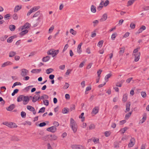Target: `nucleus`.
Here are the masks:
<instances>
[{
  "label": "nucleus",
  "mask_w": 149,
  "mask_h": 149,
  "mask_svg": "<svg viewBox=\"0 0 149 149\" xmlns=\"http://www.w3.org/2000/svg\"><path fill=\"white\" fill-rule=\"evenodd\" d=\"M70 32L73 35H75L77 33V32L72 29H70Z\"/></svg>",
  "instance_id": "58836bf2"
},
{
  "label": "nucleus",
  "mask_w": 149,
  "mask_h": 149,
  "mask_svg": "<svg viewBox=\"0 0 149 149\" xmlns=\"http://www.w3.org/2000/svg\"><path fill=\"white\" fill-rule=\"evenodd\" d=\"M135 139L134 138H132L130 140V142L129 143L128 146L129 147H133L134 145V143L133 142V141H134Z\"/></svg>",
  "instance_id": "f8f14e48"
},
{
  "label": "nucleus",
  "mask_w": 149,
  "mask_h": 149,
  "mask_svg": "<svg viewBox=\"0 0 149 149\" xmlns=\"http://www.w3.org/2000/svg\"><path fill=\"white\" fill-rule=\"evenodd\" d=\"M49 136L51 137V138L49 139L51 141L55 140L57 138V136L54 134L51 135H49Z\"/></svg>",
  "instance_id": "b1692460"
},
{
  "label": "nucleus",
  "mask_w": 149,
  "mask_h": 149,
  "mask_svg": "<svg viewBox=\"0 0 149 149\" xmlns=\"http://www.w3.org/2000/svg\"><path fill=\"white\" fill-rule=\"evenodd\" d=\"M19 91V90L17 89H15L13 92V93H12V96H14L15 94L18 93V92Z\"/></svg>",
  "instance_id": "09e8293b"
},
{
  "label": "nucleus",
  "mask_w": 149,
  "mask_h": 149,
  "mask_svg": "<svg viewBox=\"0 0 149 149\" xmlns=\"http://www.w3.org/2000/svg\"><path fill=\"white\" fill-rule=\"evenodd\" d=\"M49 138V135H48L42 137V139L44 141H46L47 139Z\"/></svg>",
  "instance_id": "a18cd8bd"
},
{
  "label": "nucleus",
  "mask_w": 149,
  "mask_h": 149,
  "mask_svg": "<svg viewBox=\"0 0 149 149\" xmlns=\"http://www.w3.org/2000/svg\"><path fill=\"white\" fill-rule=\"evenodd\" d=\"M16 54V52L14 51H11L9 53V56L12 57Z\"/></svg>",
  "instance_id": "473e14b6"
},
{
  "label": "nucleus",
  "mask_w": 149,
  "mask_h": 149,
  "mask_svg": "<svg viewBox=\"0 0 149 149\" xmlns=\"http://www.w3.org/2000/svg\"><path fill=\"white\" fill-rule=\"evenodd\" d=\"M17 36L16 35L13 36L7 39V42L8 43H11L12 42L13 39L14 38H17Z\"/></svg>",
  "instance_id": "9b49d317"
},
{
  "label": "nucleus",
  "mask_w": 149,
  "mask_h": 149,
  "mask_svg": "<svg viewBox=\"0 0 149 149\" xmlns=\"http://www.w3.org/2000/svg\"><path fill=\"white\" fill-rule=\"evenodd\" d=\"M105 136L106 137H108L110 135V133L109 132L106 131L104 132Z\"/></svg>",
  "instance_id": "774afa93"
},
{
  "label": "nucleus",
  "mask_w": 149,
  "mask_h": 149,
  "mask_svg": "<svg viewBox=\"0 0 149 149\" xmlns=\"http://www.w3.org/2000/svg\"><path fill=\"white\" fill-rule=\"evenodd\" d=\"M84 113H81V115L79 116V118H81V121L83 122L84 120V117H83L84 115Z\"/></svg>",
  "instance_id": "603ef678"
},
{
  "label": "nucleus",
  "mask_w": 149,
  "mask_h": 149,
  "mask_svg": "<svg viewBox=\"0 0 149 149\" xmlns=\"http://www.w3.org/2000/svg\"><path fill=\"white\" fill-rule=\"evenodd\" d=\"M31 26L30 24L28 22L25 23L24 25L22 26H21L19 29V31H22L25 29H28Z\"/></svg>",
  "instance_id": "20e7f679"
},
{
  "label": "nucleus",
  "mask_w": 149,
  "mask_h": 149,
  "mask_svg": "<svg viewBox=\"0 0 149 149\" xmlns=\"http://www.w3.org/2000/svg\"><path fill=\"white\" fill-rule=\"evenodd\" d=\"M12 64V63L8 61L3 63L1 67L3 68L7 65H11Z\"/></svg>",
  "instance_id": "dca6fc26"
},
{
  "label": "nucleus",
  "mask_w": 149,
  "mask_h": 149,
  "mask_svg": "<svg viewBox=\"0 0 149 149\" xmlns=\"http://www.w3.org/2000/svg\"><path fill=\"white\" fill-rule=\"evenodd\" d=\"M26 113L24 111H22L21 113V117L23 118H25L26 116Z\"/></svg>",
  "instance_id": "49530a36"
},
{
  "label": "nucleus",
  "mask_w": 149,
  "mask_h": 149,
  "mask_svg": "<svg viewBox=\"0 0 149 149\" xmlns=\"http://www.w3.org/2000/svg\"><path fill=\"white\" fill-rule=\"evenodd\" d=\"M13 17L15 20H17L18 19V16L17 14L15 13L13 15Z\"/></svg>",
  "instance_id": "5fc2aeb1"
},
{
  "label": "nucleus",
  "mask_w": 149,
  "mask_h": 149,
  "mask_svg": "<svg viewBox=\"0 0 149 149\" xmlns=\"http://www.w3.org/2000/svg\"><path fill=\"white\" fill-rule=\"evenodd\" d=\"M11 140L14 141H18L19 140V139L17 136H13L11 138Z\"/></svg>",
  "instance_id": "e433bc0d"
},
{
  "label": "nucleus",
  "mask_w": 149,
  "mask_h": 149,
  "mask_svg": "<svg viewBox=\"0 0 149 149\" xmlns=\"http://www.w3.org/2000/svg\"><path fill=\"white\" fill-rule=\"evenodd\" d=\"M112 74H109L106 75L105 77V80L107 81H108L109 79L111 76Z\"/></svg>",
  "instance_id": "72a5a7b5"
},
{
  "label": "nucleus",
  "mask_w": 149,
  "mask_h": 149,
  "mask_svg": "<svg viewBox=\"0 0 149 149\" xmlns=\"http://www.w3.org/2000/svg\"><path fill=\"white\" fill-rule=\"evenodd\" d=\"M45 110V108L44 107H42L40 108L39 110V111L38 112V113H44Z\"/></svg>",
  "instance_id": "8fccbe9b"
},
{
  "label": "nucleus",
  "mask_w": 149,
  "mask_h": 149,
  "mask_svg": "<svg viewBox=\"0 0 149 149\" xmlns=\"http://www.w3.org/2000/svg\"><path fill=\"white\" fill-rule=\"evenodd\" d=\"M143 118H142L141 120L140 121V122H141V123H143V122H144L146 120V114L145 113L143 115Z\"/></svg>",
  "instance_id": "393cba45"
},
{
  "label": "nucleus",
  "mask_w": 149,
  "mask_h": 149,
  "mask_svg": "<svg viewBox=\"0 0 149 149\" xmlns=\"http://www.w3.org/2000/svg\"><path fill=\"white\" fill-rule=\"evenodd\" d=\"M70 126L74 133H75L77 130V126L76 122L72 118L70 119Z\"/></svg>",
  "instance_id": "f257e3e1"
},
{
  "label": "nucleus",
  "mask_w": 149,
  "mask_h": 149,
  "mask_svg": "<svg viewBox=\"0 0 149 149\" xmlns=\"http://www.w3.org/2000/svg\"><path fill=\"white\" fill-rule=\"evenodd\" d=\"M7 35H5L3 37H2L0 38V40L1 41H4L8 37Z\"/></svg>",
  "instance_id": "6e6d98bb"
},
{
  "label": "nucleus",
  "mask_w": 149,
  "mask_h": 149,
  "mask_svg": "<svg viewBox=\"0 0 149 149\" xmlns=\"http://www.w3.org/2000/svg\"><path fill=\"white\" fill-rule=\"evenodd\" d=\"M2 124L5 125L10 128H14L17 127V126L14 123H13L11 122H3Z\"/></svg>",
  "instance_id": "7ed1b4c3"
},
{
  "label": "nucleus",
  "mask_w": 149,
  "mask_h": 149,
  "mask_svg": "<svg viewBox=\"0 0 149 149\" xmlns=\"http://www.w3.org/2000/svg\"><path fill=\"white\" fill-rule=\"evenodd\" d=\"M117 33H113L112 34L111 36V38L112 40H114L116 38V36L117 35Z\"/></svg>",
  "instance_id": "864d4df0"
},
{
  "label": "nucleus",
  "mask_w": 149,
  "mask_h": 149,
  "mask_svg": "<svg viewBox=\"0 0 149 149\" xmlns=\"http://www.w3.org/2000/svg\"><path fill=\"white\" fill-rule=\"evenodd\" d=\"M132 114V112H130L126 114L125 117V119H128L129 118L130 116Z\"/></svg>",
  "instance_id": "4c0bfd02"
},
{
  "label": "nucleus",
  "mask_w": 149,
  "mask_h": 149,
  "mask_svg": "<svg viewBox=\"0 0 149 149\" xmlns=\"http://www.w3.org/2000/svg\"><path fill=\"white\" fill-rule=\"evenodd\" d=\"M39 94L35 95L33 98L32 101L33 102H35L37 101V99Z\"/></svg>",
  "instance_id": "7c9ffc66"
},
{
  "label": "nucleus",
  "mask_w": 149,
  "mask_h": 149,
  "mask_svg": "<svg viewBox=\"0 0 149 149\" xmlns=\"http://www.w3.org/2000/svg\"><path fill=\"white\" fill-rule=\"evenodd\" d=\"M69 110H67L66 108H64L62 110V113H67L68 112H69Z\"/></svg>",
  "instance_id": "ea45409f"
},
{
  "label": "nucleus",
  "mask_w": 149,
  "mask_h": 149,
  "mask_svg": "<svg viewBox=\"0 0 149 149\" xmlns=\"http://www.w3.org/2000/svg\"><path fill=\"white\" fill-rule=\"evenodd\" d=\"M28 72V70L25 69H22L21 70V75L22 77H25L27 75V73Z\"/></svg>",
  "instance_id": "6e6552de"
},
{
  "label": "nucleus",
  "mask_w": 149,
  "mask_h": 149,
  "mask_svg": "<svg viewBox=\"0 0 149 149\" xmlns=\"http://www.w3.org/2000/svg\"><path fill=\"white\" fill-rule=\"evenodd\" d=\"M133 55L135 56V58L134 61L135 62L138 61L140 58V52H139L137 54H133Z\"/></svg>",
  "instance_id": "1a4fd4ad"
},
{
  "label": "nucleus",
  "mask_w": 149,
  "mask_h": 149,
  "mask_svg": "<svg viewBox=\"0 0 149 149\" xmlns=\"http://www.w3.org/2000/svg\"><path fill=\"white\" fill-rule=\"evenodd\" d=\"M40 11H38L37 12H36L33 16V17H37L40 14Z\"/></svg>",
  "instance_id": "de8ad7c7"
},
{
  "label": "nucleus",
  "mask_w": 149,
  "mask_h": 149,
  "mask_svg": "<svg viewBox=\"0 0 149 149\" xmlns=\"http://www.w3.org/2000/svg\"><path fill=\"white\" fill-rule=\"evenodd\" d=\"M71 147L73 149H86L84 147L79 145H73Z\"/></svg>",
  "instance_id": "39448f33"
},
{
  "label": "nucleus",
  "mask_w": 149,
  "mask_h": 149,
  "mask_svg": "<svg viewBox=\"0 0 149 149\" xmlns=\"http://www.w3.org/2000/svg\"><path fill=\"white\" fill-rule=\"evenodd\" d=\"M15 107V105L13 104H12L9 106L8 108H6V109L8 111H11L14 109Z\"/></svg>",
  "instance_id": "2eb2a0df"
},
{
  "label": "nucleus",
  "mask_w": 149,
  "mask_h": 149,
  "mask_svg": "<svg viewBox=\"0 0 149 149\" xmlns=\"http://www.w3.org/2000/svg\"><path fill=\"white\" fill-rule=\"evenodd\" d=\"M146 29V27L145 26H142L138 31L136 32L137 33H140L142 32V31L145 30Z\"/></svg>",
  "instance_id": "a211bd4d"
},
{
  "label": "nucleus",
  "mask_w": 149,
  "mask_h": 149,
  "mask_svg": "<svg viewBox=\"0 0 149 149\" xmlns=\"http://www.w3.org/2000/svg\"><path fill=\"white\" fill-rule=\"evenodd\" d=\"M128 129L127 127H125L124 128L121 129L120 132L121 134H124L125 132Z\"/></svg>",
  "instance_id": "a878e982"
},
{
  "label": "nucleus",
  "mask_w": 149,
  "mask_h": 149,
  "mask_svg": "<svg viewBox=\"0 0 149 149\" xmlns=\"http://www.w3.org/2000/svg\"><path fill=\"white\" fill-rule=\"evenodd\" d=\"M46 124L45 122H42L39 124L38 125L40 127H43L46 125Z\"/></svg>",
  "instance_id": "e2e57ef3"
},
{
  "label": "nucleus",
  "mask_w": 149,
  "mask_h": 149,
  "mask_svg": "<svg viewBox=\"0 0 149 149\" xmlns=\"http://www.w3.org/2000/svg\"><path fill=\"white\" fill-rule=\"evenodd\" d=\"M27 109L31 111H35V108L32 106L30 105H28L27 106Z\"/></svg>",
  "instance_id": "5701e85b"
},
{
  "label": "nucleus",
  "mask_w": 149,
  "mask_h": 149,
  "mask_svg": "<svg viewBox=\"0 0 149 149\" xmlns=\"http://www.w3.org/2000/svg\"><path fill=\"white\" fill-rule=\"evenodd\" d=\"M139 49V48H137L134 49L133 52V54H137L138 52V49Z\"/></svg>",
  "instance_id": "338daca9"
},
{
  "label": "nucleus",
  "mask_w": 149,
  "mask_h": 149,
  "mask_svg": "<svg viewBox=\"0 0 149 149\" xmlns=\"http://www.w3.org/2000/svg\"><path fill=\"white\" fill-rule=\"evenodd\" d=\"M54 71V70L51 68L47 69L46 70V72L47 74H49Z\"/></svg>",
  "instance_id": "f704fd0d"
},
{
  "label": "nucleus",
  "mask_w": 149,
  "mask_h": 149,
  "mask_svg": "<svg viewBox=\"0 0 149 149\" xmlns=\"http://www.w3.org/2000/svg\"><path fill=\"white\" fill-rule=\"evenodd\" d=\"M107 18V15L106 13L102 15V18L100 19V21L102 22L106 20Z\"/></svg>",
  "instance_id": "4468645a"
},
{
  "label": "nucleus",
  "mask_w": 149,
  "mask_h": 149,
  "mask_svg": "<svg viewBox=\"0 0 149 149\" xmlns=\"http://www.w3.org/2000/svg\"><path fill=\"white\" fill-rule=\"evenodd\" d=\"M83 43L82 42H81L78 46L77 47V52L79 54H80L82 50L81 49V46Z\"/></svg>",
  "instance_id": "ddd939ff"
},
{
  "label": "nucleus",
  "mask_w": 149,
  "mask_h": 149,
  "mask_svg": "<svg viewBox=\"0 0 149 149\" xmlns=\"http://www.w3.org/2000/svg\"><path fill=\"white\" fill-rule=\"evenodd\" d=\"M28 31L26 30H23L22 32L19 33V35L22 36L28 32Z\"/></svg>",
  "instance_id": "4be33fe9"
},
{
  "label": "nucleus",
  "mask_w": 149,
  "mask_h": 149,
  "mask_svg": "<svg viewBox=\"0 0 149 149\" xmlns=\"http://www.w3.org/2000/svg\"><path fill=\"white\" fill-rule=\"evenodd\" d=\"M69 86L70 85L69 84L67 83H65V84L63 88L64 89H67L69 87Z\"/></svg>",
  "instance_id": "c03bdc74"
},
{
  "label": "nucleus",
  "mask_w": 149,
  "mask_h": 149,
  "mask_svg": "<svg viewBox=\"0 0 149 149\" xmlns=\"http://www.w3.org/2000/svg\"><path fill=\"white\" fill-rule=\"evenodd\" d=\"M10 17V14H8L5 15L4 16V17L6 20L8 19H9Z\"/></svg>",
  "instance_id": "69168bd1"
},
{
  "label": "nucleus",
  "mask_w": 149,
  "mask_h": 149,
  "mask_svg": "<svg viewBox=\"0 0 149 149\" xmlns=\"http://www.w3.org/2000/svg\"><path fill=\"white\" fill-rule=\"evenodd\" d=\"M93 23L94 24L93 26H96L97 24L99 23V21L97 20H95L94 21Z\"/></svg>",
  "instance_id": "680f3d73"
},
{
  "label": "nucleus",
  "mask_w": 149,
  "mask_h": 149,
  "mask_svg": "<svg viewBox=\"0 0 149 149\" xmlns=\"http://www.w3.org/2000/svg\"><path fill=\"white\" fill-rule=\"evenodd\" d=\"M44 104L46 106H47L49 105V102L47 100H43Z\"/></svg>",
  "instance_id": "13d9d810"
},
{
  "label": "nucleus",
  "mask_w": 149,
  "mask_h": 149,
  "mask_svg": "<svg viewBox=\"0 0 149 149\" xmlns=\"http://www.w3.org/2000/svg\"><path fill=\"white\" fill-rule=\"evenodd\" d=\"M130 103H127L126 104V111H125V113H126L127 112H128L130 111Z\"/></svg>",
  "instance_id": "bb28decb"
},
{
  "label": "nucleus",
  "mask_w": 149,
  "mask_h": 149,
  "mask_svg": "<svg viewBox=\"0 0 149 149\" xmlns=\"http://www.w3.org/2000/svg\"><path fill=\"white\" fill-rule=\"evenodd\" d=\"M95 128V126L93 124H91L89 126V130L93 129Z\"/></svg>",
  "instance_id": "4d7b16f0"
},
{
  "label": "nucleus",
  "mask_w": 149,
  "mask_h": 149,
  "mask_svg": "<svg viewBox=\"0 0 149 149\" xmlns=\"http://www.w3.org/2000/svg\"><path fill=\"white\" fill-rule=\"evenodd\" d=\"M99 110V107H95L93 109L91 112V113L96 114L98 113Z\"/></svg>",
  "instance_id": "9d476101"
},
{
  "label": "nucleus",
  "mask_w": 149,
  "mask_h": 149,
  "mask_svg": "<svg viewBox=\"0 0 149 149\" xmlns=\"http://www.w3.org/2000/svg\"><path fill=\"white\" fill-rule=\"evenodd\" d=\"M50 56H48L44 57L42 59V61L45 62H47L50 59Z\"/></svg>",
  "instance_id": "412c9836"
},
{
  "label": "nucleus",
  "mask_w": 149,
  "mask_h": 149,
  "mask_svg": "<svg viewBox=\"0 0 149 149\" xmlns=\"http://www.w3.org/2000/svg\"><path fill=\"white\" fill-rule=\"evenodd\" d=\"M91 11L93 13H95L96 11V7L93 5H92L91 6Z\"/></svg>",
  "instance_id": "c85d7f7f"
},
{
  "label": "nucleus",
  "mask_w": 149,
  "mask_h": 149,
  "mask_svg": "<svg viewBox=\"0 0 149 149\" xmlns=\"http://www.w3.org/2000/svg\"><path fill=\"white\" fill-rule=\"evenodd\" d=\"M57 130L56 127L52 126L51 127H48L47 129V130L51 132L52 133L55 132Z\"/></svg>",
  "instance_id": "423d86ee"
},
{
  "label": "nucleus",
  "mask_w": 149,
  "mask_h": 149,
  "mask_svg": "<svg viewBox=\"0 0 149 149\" xmlns=\"http://www.w3.org/2000/svg\"><path fill=\"white\" fill-rule=\"evenodd\" d=\"M54 26L52 25V26L49 29V33H50L54 29Z\"/></svg>",
  "instance_id": "052dcab7"
},
{
  "label": "nucleus",
  "mask_w": 149,
  "mask_h": 149,
  "mask_svg": "<svg viewBox=\"0 0 149 149\" xmlns=\"http://www.w3.org/2000/svg\"><path fill=\"white\" fill-rule=\"evenodd\" d=\"M103 42L104 41L103 40H100L99 41L97 45L99 47H101L102 46Z\"/></svg>",
  "instance_id": "79ce46f5"
},
{
  "label": "nucleus",
  "mask_w": 149,
  "mask_h": 149,
  "mask_svg": "<svg viewBox=\"0 0 149 149\" xmlns=\"http://www.w3.org/2000/svg\"><path fill=\"white\" fill-rule=\"evenodd\" d=\"M40 8V6H36L33 7L31 9L33 10V12H34Z\"/></svg>",
  "instance_id": "c756f323"
},
{
  "label": "nucleus",
  "mask_w": 149,
  "mask_h": 149,
  "mask_svg": "<svg viewBox=\"0 0 149 149\" xmlns=\"http://www.w3.org/2000/svg\"><path fill=\"white\" fill-rule=\"evenodd\" d=\"M30 100L28 96H24L23 104L24 105H26L29 102Z\"/></svg>",
  "instance_id": "0eeeda50"
},
{
  "label": "nucleus",
  "mask_w": 149,
  "mask_h": 149,
  "mask_svg": "<svg viewBox=\"0 0 149 149\" xmlns=\"http://www.w3.org/2000/svg\"><path fill=\"white\" fill-rule=\"evenodd\" d=\"M127 99V95L126 94H125L123 96V97L122 99L123 101L125 102L126 101Z\"/></svg>",
  "instance_id": "c9c22d12"
},
{
  "label": "nucleus",
  "mask_w": 149,
  "mask_h": 149,
  "mask_svg": "<svg viewBox=\"0 0 149 149\" xmlns=\"http://www.w3.org/2000/svg\"><path fill=\"white\" fill-rule=\"evenodd\" d=\"M24 95H21L19 96L17 98V102H19L22 101H23Z\"/></svg>",
  "instance_id": "f3484780"
},
{
  "label": "nucleus",
  "mask_w": 149,
  "mask_h": 149,
  "mask_svg": "<svg viewBox=\"0 0 149 149\" xmlns=\"http://www.w3.org/2000/svg\"><path fill=\"white\" fill-rule=\"evenodd\" d=\"M75 109V106L74 104H72L70 106V108L69 110L70 111H72L73 110H74Z\"/></svg>",
  "instance_id": "3c124183"
},
{
  "label": "nucleus",
  "mask_w": 149,
  "mask_h": 149,
  "mask_svg": "<svg viewBox=\"0 0 149 149\" xmlns=\"http://www.w3.org/2000/svg\"><path fill=\"white\" fill-rule=\"evenodd\" d=\"M22 8V6H19V5H17L15 6L14 10V12L15 13L17 12L18 11L20 10Z\"/></svg>",
  "instance_id": "6ab92c4d"
},
{
  "label": "nucleus",
  "mask_w": 149,
  "mask_h": 149,
  "mask_svg": "<svg viewBox=\"0 0 149 149\" xmlns=\"http://www.w3.org/2000/svg\"><path fill=\"white\" fill-rule=\"evenodd\" d=\"M141 94L142 96L143 97H145L146 95V92L142 91L141 92Z\"/></svg>",
  "instance_id": "0e129e2a"
},
{
  "label": "nucleus",
  "mask_w": 149,
  "mask_h": 149,
  "mask_svg": "<svg viewBox=\"0 0 149 149\" xmlns=\"http://www.w3.org/2000/svg\"><path fill=\"white\" fill-rule=\"evenodd\" d=\"M58 50H54L53 49H49L47 52L48 55H52V57L56 55L59 53Z\"/></svg>",
  "instance_id": "f03ea898"
},
{
  "label": "nucleus",
  "mask_w": 149,
  "mask_h": 149,
  "mask_svg": "<svg viewBox=\"0 0 149 149\" xmlns=\"http://www.w3.org/2000/svg\"><path fill=\"white\" fill-rule=\"evenodd\" d=\"M22 84L21 83L19 82H16L13 84V86H12V88H13L15 86L17 85H20Z\"/></svg>",
  "instance_id": "37998d69"
},
{
  "label": "nucleus",
  "mask_w": 149,
  "mask_h": 149,
  "mask_svg": "<svg viewBox=\"0 0 149 149\" xmlns=\"http://www.w3.org/2000/svg\"><path fill=\"white\" fill-rule=\"evenodd\" d=\"M41 71V69H33L31 71L33 73H39Z\"/></svg>",
  "instance_id": "aec40b11"
},
{
  "label": "nucleus",
  "mask_w": 149,
  "mask_h": 149,
  "mask_svg": "<svg viewBox=\"0 0 149 149\" xmlns=\"http://www.w3.org/2000/svg\"><path fill=\"white\" fill-rule=\"evenodd\" d=\"M130 27L132 29H134L135 28V25L134 24L132 23L130 24Z\"/></svg>",
  "instance_id": "bf43d9fd"
},
{
  "label": "nucleus",
  "mask_w": 149,
  "mask_h": 149,
  "mask_svg": "<svg viewBox=\"0 0 149 149\" xmlns=\"http://www.w3.org/2000/svg\"><path fill=\"white\" fill-rule=\"evenodd\" d=\"M134 0H130L127 2V6L128 7L132 5L134 3Z\"/></svg>",
  "instance_id": "2f4dec72"
},
{
  "label": "nucleus",
  "mask_w": 149,
  "mask_h": 149,
  "mask_svg": "<svg viewBox=\"0 0 149 149\" xmlns=\"http://www.w3.org/2000/svg\"><path fill=\"white\" fill-rule=\"evenodd\" d=\"M15 26L13 25H11L9 26V28L12 31H14L15 29Z\"/></svg>",
  "instance_id": "cd10ccee"
},
{
  "label": "nucleus",
  "mask_w": 149,
  "mask_h": 149,
  "mask_svg": "<svg viewBox=\"0 0 149 149\" xmlns=\"http://www.w3.org/2000/svg\"><path fill=\"white\" fill-rule=\"evenodd\" d=\"M120 49H121L119 51V54L120 55H122V54L124 52L125 48H120Z\"/></svg>",
  "instance_id": "a19ab883"
}]
</instances>
